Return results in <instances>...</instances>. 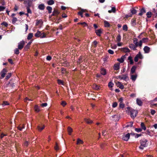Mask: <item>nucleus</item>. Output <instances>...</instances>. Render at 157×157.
<instances>
[{"instance_id":"nucleus-39","label":"nucleus","mask_w":157,"mask_h":157,"mask_svg":"<svg viewBox=\"0 0 157 157\" xmlns=\"http://www.w3.org/2000/svg\"><path fill=\"white\" fill-rule=\"evenodd\" d=\"M122 28L123 30L124 31H127L128 30V27L126 25H124L123 26Z\"/></svg>"},{"instance_id":"nucleus-33","label":"nucleus","mask_w":157,"mask_h":157,"mask_svg":"<svg viewBox=\"0 0 157 157\" xmlns=\"http://www.w3.org/2000/svg\"><path fill=\"white\" fill-rule=\"evenodd\" d=\"M33 33H29V34L27 37V39L29 40L31 39L33 37Z\"/></svg>"},{"instance_id":"nucleus-35","label":"nucleus","mask_w":157,"mask_h":157,"mask_svg":"<svg viewBox=\"0 0 157 157\" xmlns=\"http://www.w3.org/2000/svg\"><path fill=\"white\" fill-rule=\"evenodd\" d=\"M84 120L88 124H90L92 123L93 121H92L89 120L88 119H85Z\"/></svg>"},{"instance_id":"nucleus-28","label":"nucleus","mask_w":157,"mask_h":157,"mask_svg":"<svg viewBox=\"0 0 157 157\" xmlns=\"http://www.w3.org/2000/svg\"><path fill=\"white\" fill-rule=\"evenodd\" d=\"M59 13V12L56 9H54V11L53 12L52 15H58Z\"/></svg>"},{"instance_id":"nucleus-57","label":"nucleus","mask_w":157,"mask_h":157,"mask_svg":"<svg viewBox=\"0 0 157 157\" xmlns=\"http://www.w3.org/2000/svg\"><path fill=\"white\" fill-rule=\"evenodd\" d=\"M5 9V7L2 6H0V11H3Z\"/></svg>"},{"instance_id":"nucleus-34","label":"nucleus","mask_w":157,"mask_h":157,"mask_svg":"<svg viewBox=\"0 0 157 157\" xmlns=\"http://www.w3.org/2000/svg\"><path fill=\"white\" fill-rule=\"evenodd\" d=\"M141 126L142 128V129H143L144 130H146V127L145 126L144 124V123L142 122L141 123Z\"/></svg>"},{"instance_id":"nucleus-9","label":"nucleus","mask_w":157,"mask_h":157,"mask_svg":"<svg viewBox=\"0 0 157 157\" xmlns=\"http://www.w3.org/2000/svg\"><path fill=\"white\" fill-rule=\"evenodd\" d=\"M120 64L119 63L115 64L114 65V69L115 70H117L119 69Z\"/></svg>"},{"instance_id":"nucleus-47","label":"nucleus","mask_w":157,"mask_h":157,"mask_svg":"<svg viewBox=\"0 0 157 157\" xmlns=\"http://www.w3.org/2000/svg\"><path fill=\"white\" fill-rule=\"evenodd\" d=\"M18 48H16L14 50V53L16 54H19V51Z\"/></svg>"},{"instance_id":"nucleus-24","label":"nucleus","mask_w":157,"mask_h":157,"mask_svg":"<svg viewBox=\"0 0 157 157\" xmlns=\"http://www.w3.org/2000/svg\"><path fill=\"white\" fill-rule=\"evenodd\" d=\"M34 109L36 112H39L40 111V109L37 105H35L34 106Z\"/></svg>"},{"instance_id":"nucleus-54","label":"nucleus","mask_w":157,"mask_h":157,"mask_svg":"<svg viewBox=\"0 0 157 157\" xmlns=\"http://www.w3.org/2000/svg\"><path fill=\"white\" fill-rule=\"evenodd\" d=\"M9 105V103L8 102L6 101H3V103L2 104V105L4 106L6 105Z\"/></svg>"},{"instance_id":"nucleus-10","label":"nucleus","mask_w":157,"mask_h":157,"mask_svg":"<svg viewBox=\"0 0 157 157\" xmlns=\"http://www.w3.org/2000/svg\"><path fill=\"white\" fill-rule=\"evenodd\" d=\"M95 33L98 36H100L102 33V30L101 29L98 30H96Z\"/></svg>"},{"instance_id":"nucleus-31","label":"nucleus","mask_w":157,"mask_h":157,"mask_svg":"<svg viewBox=\"0 0 157 157\" xmlns=\"http://www.w3.org/2000/svg\"><path fill=\"white\" fill-rule=\"evenodd\" d=\"M47 10L48 11V13H52V8L50 6H48L46 8Z\"/></svg>"},{"instance_id":"nucleus-62","label":"nucleus","mask_w":157,"mask_h":157,"mask_svg":"<svg viewBox=\"0 0 157 157\" xmlns=\"http://www.w3.org/2000/svg\"><path fill=\"white\" fill-rule=\"evenodd\" d=\"M67 103L66 102L64 101H62L61 103V105H62L63 106H64Z\"/></svg>"},{"instance_id":"nucleus-26","label":"nucleus","mask_w":157,"mask_h":157,"mask_svg":"<svg viewBox=\"0 0 157 157\" xmlns=\"http://www.w3.org/2000/svg\"><path fill=\"white\" fill-rule=\"evenodd\" d=\"M128 59L129 60L130 64H132L133 63V60L132 59V57L131 56H130L128 57Z\"/></svg>"},{"instance_id":"nucleus-32","label":"nucleus","mask_w":157,"mask_h":157,"mask_svg":"<svg viewBox=\"0 0 157 157\" xmlns=\"http://www.w3.org/2000/svg\"><path fill=\"white\" fill-rule=\"evenodd\" d=\"M130 11L131 13H132V14H135L137 12L136 10L134 8L131 9L130 10Z\"/></svg>"},{"instance_id":"nucleus-60","label":"nucleus","mask_w":157,"mask_h":157,"mask_svg":"<svg viewBox=\"0 0 157 157\" xmlns=\"http://www.w3.org/2000/svg\"><path fill=\"white\" fill-rule=\"evenodd\" d=\"M108 52L109 53L111 54H113L114 53L113 51L111 49H109Z\"/></svg>"},{"instance_id":"nucleus-56","label":"nucleus","mask_w":157,"mask_h":157,"mask_svg":"<svg viewBox=\"0 0 157 157\" xmlns=\"http://www.w3.org/2000/svg\"><path fill=\"white\" fill-rule=\"evenodd\" d=\"M58 82L59 84H62L63 85V82L61 80H58Z\"/></svg>"},{"instance_id":"nucleus-63","label":"nucleus","mask_w":157,"mask_h":157,"mask_svg":"<svg viewBox=\"0 0 157 157\" xmlns=\"http://www.w3.org/2000/svg\"><path fill=\"white\" fill-rule=\"evenodd\" d=\"M117 47V45L116 44L112 45L111 46V48L113 49H115Z\"/></svg>"},{"instance_id":"nucleus-55","label":"nucleus","mask_w":157,"mask_h":157,"mask_svg":"<svg viewBox=\"0 0 157 157\" xmlns=\"http://www.w3.org/2000/svg\"><path fill=\"white\" fill-rule=\"evenodd\" d=\"M117 105V103L116 102H114L112 105V106L113 108H115L116 107Z\"/></svg>"},{"instance_id":"nucleus-41","label":"nucleus","mask_w":157,"mask_h":157,"mask_svg":"<svg viewBox=\"0 0 157 157\" xmlns=\"http://www.w3.org/2000/svg\"><path fill=\"white\" fill-rule=\"evenodd\" d=\"M84 12V10H82L81 11L79 12L78 13V14L80 15H81L82 17H83V16L82 15V13Z\"/></svg>"},{"instance_id":"nucleus-38","label":"nucleus","mask_w":157,"mask_h":157,"mask_svg":"<svg viewBox=\"0 0 157 157\" xmlns=\"http://www.w3.org/2000/svg\"><path fill=\"white\" fill-rule=\"evenodd\" d=\"M146 15L148 18H150L152 15V13L151 12H148L147 13Z\"/></svg>"},{"instance_id":"nucleus-16","label":"nucleus","mask_w":157,"mask_h":157,"mask_svg":"<svg viewBox=\"0 0 157 157\" xmlns=\"http://www.w3.org/2000/svg\"><path fill=\"white\" fill-rule=\"evenodd\" d=\"M45 8L44 5V4H41L40 5L38 6V8L39 9L41 10H43Z\"/></svg>"},{"instance_id":"nucleus-3","label":"nucleus","mask_w":157,"mask_h":157,"mask_svg":"<svg viewBox=\"0 0 157 157\" xmlns=\"http://www.w3.org/2000/svg\"><path fill=\"white\" fill-rule=\"evenodd\" d=\"M35 36L36 37H40L41 38H43L45 37L46 36L44 33H41V32L38 31L35 34Z\"/></svg>"},{"instance_id":"nucleus-51","label":"nucleus","mask_w":157,"mask_h":157,"mask_svg":"<svg viewBox=\"0 0 157 157\" xmlns=\"http://www.w3.org/2000/svg\"><path fill=\"white\" fill-rule=\"evenodd\" d=\"M135 130L137 132H141L142 130V129L140 128H136Z\"/></svg>"},{"instance_id":"nucleus-18","label":"nucleus","mask_w":157,"mask_h":157,"mask_svg":"<svg viewBox=\"0 0 157 157\" xmlns=\"http://www.w3.org/2000/svg\"><path fill=\"white\" fill-rule=\"evenodd\" d=\"M108 12L110 13H115L116 12V8L115 7H113L111 10H109Z\"/></svg>"},{"instance_id":"nucleus-52","label":"nucleus","mask_w":157,"mask_h":157,"mask_svg":"<svg viewBox=\"0 0 157 157\" xmlns=\"http://www.w3.org/2000/svg\"><path fill=\"white\" fill-rule=\"evenodd\" d=\"M11 76V74L10 73H9L8 75L6 76V79H9Z\"/></svg>"},{"instance_id":"nucleus-46","label":"nucleus","mask_w":157,"mask_h":157,"mask_svg":"<svg viewBox=\"0 0 157 157\" xmlns=\"http://www.w3.org/2000/svg\"><path fill=\"white\" fill-rule=\"evenodd\" d=\"M1 25H4L6 27H7L8 25V23L5 21L3 22L1 24Z\"/></svg>"},{"instance_id":"nucleus-44","label":"nucleus","mask_w":157,"mask_h":157,"mask_svg":"<svg viewBox=\"0 0 157 157\" xmlns=\"http://www.w3.org/2000/svg\"><path fill=\"white\" fill-rule=\"evenodd\" d=\"M121 37L120 35H118L117 38V40L118 42H120L121 40Z\"/></svg>"},{"instance_id":"nucleus-25","label":"nucleus","mask_w":157,"mask_h":157,"mask_svg":"<svg viewBox=\"0 0 157 157\" xmlns=\"http://www.w3.org/2000/svg\"><path fill=\"white\" fill-rule=\"evenodd\" d=\"M137 104L141 106L142 105V102L140 100L137 98L136 99Z\"/></svg>"},{"instance_id":"nucleus-22","label":"nucleus","mask_w":157,"mask_h":157,"mask_svg":"<svg viewBox=\"0 0 157 157\" xmlns=\"http://www.w3.org/2000/svg\"><path fill=\"white\" fill-rule=\"evenodd\" d=\"M136 69V66H132L131 69V74H133L135 72Z\"/></svg>"},{"instance_id":"nucleus-15","label":"nucleus","mask_w":157,"mask_h":157,"mask_svg":"<svg viewBox=\"0 0 157 157\" xmlns=\"http://www.w3.org/2000/svg\"><path fill=\"white\" fill-rule=\"evenodd\" d=\"M133 43L135 44V45L136 47L140 46V42L138 43L137 41V39H135L133 41Z\"/></svg>"},{"instance_id":"nucleus-12","label":"nucleus","mask_w":157,"mask_h":157,"mask_svg":"<svg viewBox=\"0 0 157 157\" xmlns=\"http://www.w3.org/2000/svg\"><path fill=\"white\" fill-rule=\"evenodd\" d=\"M129 47L131 49L134 50H136V48L137 47L135 45H134V44H130Z\"/></svg>"},{"instance_id":"nucleus-13","label":"nucleus","mask_w":157,"mask_h":157,"mask_svg":"<svg viewBox=\"0 0 157 157\" xmlns=\"http://www.w3.org/2000/svg\"><path fill=\"white\" fill-rule=\"evenodd\" d=\"M121 51L125 52H129L130 51V50L127 48H122Z\"/></svg>"},{"instance_id":"nucleus-11","label":"nucleus","mask_w":157,"mask_h":157,"mask_svg":"<svg viewBox=\"0 0 157 157\" xmlns=\"http://www.w3.org/2000/svg\"><path fill=\"white\" fill-rule=\"evenodd\" d=\"M144 50L145 53H148L150 51V48L147 46H146L144 48Z\"/></svg>"},{"instance_id":"nucleus-49","label":"nucleus","mask_w":157,"mask_h":157,"mask_svg":"<svg viewBox=\"0 0 157 157\" xmlns=\"http://www.w3.org/2000/svg\"><path fill=\"white\" fill-rule=\"evenodd\" d=\"M124 105L123 103L121 102H120V103L119 104V107L120 108H124Z\"/></svg>"},{"instance_id":"nucleus-64","label":"nucleus","mask_w":157,"mask_h":157,"mask_svg":"<svg viewBox=\"0 0 157 157\" xmlns=\"http://www.w3.org/2000/svg\"><path fill=\"white\" fill-rule=\"evenodd\" d=\"M106 132V131L105 130H104L102 132V134L103 136H105L106 135L105 133Z\"/></svg>"},{"instance_id":"nucleus-19","label":"nucleus","mask_w":157,"mask_h":157,"mask_svg":"<svg viewBox=\"0 0 157 157\" xmlns=\"http://www.w3.org/2000/svg\"><path fill=\"white\" fill-rule=\"evenodd\" d=\"M112 117L114 118L113 120L115 121H118L119 120V117L118 115H114L112 116Z\"/></svg>"},{"instance_id":"nucleus-30","label":"nucleus","mask_w":157,"mask_h":157,"mask_svg":"<svg viewBox=\"0 0 157 157\" xmlns=\"http://www.w3.org/2000/svg\"><path fill=\"white\" fill-rule=\"evenodd\" d=\"M48 5H51L54 3V1L53 0H50L47 2Z\"/></svg>"},{"instance_id":"nucleus-14","label":"nucleus","mask_w":157,"mask_h":157,"mask_svg":"<svg viewBox=\"0 0 157 157\" xmlns=\"http://www.w3.org/2000/svg\"><path fill=\"white\" fill-rule=\"evenodd\" d=\"M146 12L144 8H143L140 10V12L139 13V15L141 16L144 13Z\"/></svg>"},{"instance_id":"nucleus-20","label":"nucleus","mask_w":157,"mask_h":157,"mask_svg":"<svg viewBox=\"0 0 157 157\" xmlns=\"http://www.w3.org/2000/svg\"><path fill=\"white\" fill-rule=\"evenodd\" d=\"M137 77V75H131V79H132V80L133 81H135Z\"/></svg>"},{"instance_id":"nucleus-27","label":"nucleus","mask_w":157,"mask_h":157,"mask_svg":"<svg viewBox=\"0 0 157 157\" xmlns=\"http://www.w3.org/2000/svg\"><path fill=\"white\" fill-rule=\"evenodd\" d=\"M122 79L124 80H126L127 79H128V75L127 74L123 75L122 76Z\"/></svg>"},{"instance_id":"nucleus-21","label":"nucleus","mask_w":157,"mask_h":157,"mask_svg":"<svg viewBox=\"0 0 157 157\" xmlns=\"http://www.w3.org/2000/svg\"><path fill=\"white\" fill-rule=\"evenodd\" d=\"M83 143V142L79 138H78L77 140V144L78 145L80 144H82Z\"/></svg>"},{"instance_id":"nucleus-6","label":"nucleus","mask_w":157,"mask_h":157,"mask_svg":"<svg viewBox=\"0 0 157 157\" xmlns=\"http://www.w3.org/2000/svg\"><path fill=\"white\" fill-rule=\"evenodd\" d=\"M148 41V39L147 38H143L142 40L140 41V47H141L142 45V43L147 42Z\"/></svg>"},{"instance_id":"nucleus-40","label":"nucleus","mask_w":157,"mask_h":157,"mask_svg":"<svg viewBox=\"0 0 157 157\" xmlns=\"http://www.w3.org/2000/svg\"><path fill=\"white\" fill-rule=\"evenodd\" d=\"M133 123V122H132V121L129 122L128 123V124H127V125L126 126V127H132Z\"/></svg>"},{"instance_id":"nucleus-29","label":"nucleus","mask_w":157,"mask_h":157,"mask_svg":"<svg viewBox=\"0 0 157 157\" xmlns=\"http://www.w3.org/2000/svg\"><path fill=\"white\" fill-rule=\"evenodd\" d=\"M93 89L95 90H98L99 89V86L96 84H94L92 86Z\"/></svg>"},{"instance_id":"nucleus-17","label":"nucleus","mask_w":157,"mask_h":157,"mask_svg":"<svg viewBox=\"0 0 157 157\" xmlns=\"http://www.w3.org/2000/svg\"><path fill=\"white\" fill-rule=\"evenodd\" d=\"M32 42L31 41L29 42L27 45H26V46L24 48V50H26L28 49L30 47V45L32 43Z\"/></svg>"},{"instance_id":"nucleus-2","label":"nucleus","mask_w":157,"mask_h":157,"mask_svg":"<svg viewBox=\"0 0 157 157\" xmlns=\"http://www.w3.org/2000/svg\"><path fill=\"white\" fill-rule=\"evenodd\" d=\"M141 145L139 148L141 149H143L144 148L147 147V140L144 139H142L140 141Z\"/></svg>"},{"instance_id":"nucleus-48","label":"nucleus","mask_w":157,"mask_h":157,"mask_svg":"<svg viewBox=\"0 0 157 157\" xmlns=\"http://www.w3.org/2000/svg\"><path fill=\"white\" fill-rule=\"evenodd\" d=\"M17 21V19L15 17H13L12 20V22L13 23H15Z\"/></svg>"},{"instance_id":"nucleus-43","label":"nucleus","mask_w":157,"mask_h":157,"mask_svg":"<svg viewBox=\"0 0 157 157\" xmlns=\"http://www.w3.org/2000/svg\"><path fill=\"white\" fill-rule=\"evenodd\" d=\"M45 127L44 125H43L42 127H41L40 126H38V130L40 131H41L42 130H43Z\"/></svg>"},{"instance_id":"nucleus-61","label":"nucleus","mask_w":157,"mask_h":157,"mask_svg":"<svg viewBox=\"0 0 157 157\" xmlns=\"http://www.w3.org/2000/svg\"><path fill=\"white\" fill-rule=\"evenodd\" d=\"M47 105V103H43L41 104V106L43 107H46Z\"/></svg>"},{"instance_id":"nucleus-23","label":"nucleus","mask_w":157,"mask_h":157,"mask_svg":"<svg viewBox=\"0 0 157 157\" xmlns=\"http://www.w3.org/2000/svg\"><path fill=\"white\" fill-rule=\"evenodd\" d=\"M100 72H101V74L103 75H105L106 74V70L105 69L103 68L101 69Z\"/></svg>"},{"instance_id":"nucleus-36","label":"nucleus","mask_w":157,"mask_h":157,"mask_svg":"<svg viewBox=\"0 0 157 157\" xmlns=\"http://www.w3.org/2000/svg\"><path fill=\"white\" fill-rule=\"evenodd\" d=\"M105 24V26L106 27H109L110 26V24L107 21H105L104 22Z\"/></svg>"},{"instance_id":"nucleus-58","label":"nucleus","mask_w":157,"mask_h":157,"mask_svg":"<svg viewBox=\"0 0 157 157\" xmlns=\"http://www.w3.org/2000/svg\"><path fill=\"white\" fill-rule=\"evenodd\" d=\"M117 60L121 63H123L124 61V60L121 58L117 59Z\"/></svg>"},{"instance_id":"nucleus-59","label":"nucleus","mask_w":157,"mask_h":157,"mask_svg":"<svg viewBox=\"0 0 157 157\" xmlns=\"http://www.w3.org/2000/svg\"><path fill=\"white\" fill-rule=\"evenodd\" d=\"M41 23H42V21L41 20H37L36 22V25H38Z\"/></svg>"},{"instance_id":"nucleus-53","label":"nucleus","mask_w":157,"mask_h":157,"mask_svg":"<svg viewBox=\"0 0 157 157\" xmlns=\"http://www.w3.org/2000/svg\"><path fill=\"white\" fill-rule=\"evenodd\" d=\"M136 56H137L138 58H139L140 59L142 58V55L140 52L138 54H137L136 55Z\"/></svg>"},{"instance_id":"nucleus-42","label":"nucleus","mask_w":157,"mask_h":157,"mask_svg":"<svg viewBox=\"0 0 157 157\" xmlns=\"http://www.w3.org/2000/svg\"><path fill=\"white\" fill-rule=\"evenodd\" d=\"M131 24L132 26H135L136 24V20L134 19H132L131 21Z\"/></svg>"},{"instance_id":"nucleus-7","label":"nucleus","mask_w":157,"mask_h":157,"mask_svg":"<svg viewBox=\"0 0 157 157\" xmlns=\"http://www.w3.org/2000/svg\"><path fill=\"white\" fill-rule=\"evenodd\" d=\"M130 137V134L129 133L125 135L123 137V139L125 141H127L128 140Z\"/></svg>"},{"instance_id":"nucleus-5","label":"nucleus","mask_w":157,"mask_h":157,"mask_svg":"<svg viewBox=\"0 0 157 157\" xmlns=\"http://www.w3.org/2000/svg\"><path fill=\"white\" fill-rule=\"evenodd\" d=\"M7 72V70L6 68H4L0 72V74L2 78L5 77L6 74Z\"/></svg>"},{"instance_id":"nucleus-8","label":"nucleus","mask_w":157,"mask_h":157,"mask_svg":"<svg viewBox=\"0 0 157 157\" xmlns=\"http://www.w3.org/2000/svg\"><path fill=\"white\" fill-rule=\"evenodd\" d=\"M116 84L117 86L119 87L121 89H124V86L122 84L121 82H117Z\"/></svg>"},{"instance_id":"nucleus-4","label":"nucleus","mask_w":157,"mask_h":157,"mask_svg":"<svg viewBox=\"0 0 157 157\" xmlns=\"http://www.w3.org/2000/svg\"><path fill=\"white\" fill-rule=\"evenodd\" d=\"M25 44V41L23 40H22L20 41L19 43H18V48L19 49H22Z\"/></svg>"},{"instance_id":"nucleus-1","label":"nucleus","mask_w":157,"mask_h":157,"mask_svg":"<svg viewBox=\"0 0 157 157\" xmlns=\"http://www.w3.org/2000/svg\"><path fill=\"white\" fill-rule=\"evenodd\" d=\"M128 109L131 117L133 119H134L138 113L137 111L130 108H128Z\"/></svg>"},{"instance_id":"nucleus-45","label":"nucleus","mask_w":157,"mask_h":157,"mask_svg":"<svg viewBox=\"0 0 157 157\" xmlns=\"http://www.w3.org/2000/svg\"><path fill=\"white\" fill-rule=\"evenodd\" d=\"M114 85V84L112 82H110L108 84V86L109 87H112Z\"/></svg>"},{"instance_id":"nucleus-37","label":"nucleus","mask_w":157,"mask_h":157,"mask_svg":"<svg viewBox=\"0 0 157 157\" xmlns=\"http://www.w3.org/2000/svg\"><path fill=\"white\" fill-rule=\"evenodd\" d=\"M67 130L69 134L70 135H71V132H72V129L70 127H68V128Z\"/></svg>"},{"instance_id":"nucleus-50","label":"nucleus","mask_w":157,"mask_h":157,"mask_svg":"<svg viewBox=\"0 0 157 157\" xmlns=\"http://www.w3.org/2000/svg\"><path fill=\"white\" fill-rule=\"evenodd\" d=\"M27 12L28 13H32V11H31V10L30 9L29 7L28 6L27 7Z\"/></svg>"}]
</instances>
